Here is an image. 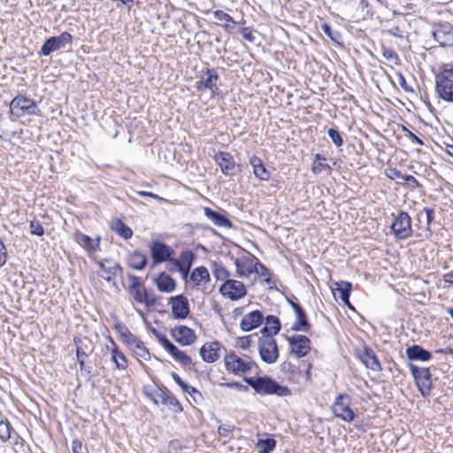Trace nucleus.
Returning a JSON list of instances; mask_svg holds the SVG:
<instances>
[{
    "mask_svg": "<svg viewBox=\"0 0 453 453\" xmlns=\"http://www.w3.org/2000/svg\"><path fill=\"white\" fill-rule=\"evenodd\" d=\"M243 380L258 394L276 395L278 396L290 395V390L287 387L280 385L267 376L257 378L244 377Z\"/></svg>",
    "mask_w": 453,
    "mask_h": 453,
    "instance_id": "nucleus-1",
    "label": "nucleus"
},
{
    "mask_svg": "<svg viewBox=\"0 0 453 453\" xmlns=\"http://www.w3.org/2000/svg\"><path fill=\"white\" fill-rule=\"evenodd\" d=\"M436 90L440 97L453 102V65H446L436 76Z\"/></svg>",
    "mask_w": 453,
    "mask_h": 453,
    "instance_id": "nucleus-2",
    "label": "nucleus"
},
{
    "mask_svg": "<svg viewBox=\"0 0 453 453\" xmlns=\"http://www.w3.org/2000/svg\"><path fill=\"white\" fill-rule=\"evenodd\" d=\"M391 232L397 240H404L412 235L411 219L405 211H400L390 226Z\"/></svg>",
    "mask_w": 453,
    "mask_h": 453,
    "instance_id": "nucleus-3",
    "label": "nucleus"
},
{
    "mask_svg": "<svg viewBox=\"0 0 453 453\" xmlns=\"http://www.w3.org/2000/svg\"><path fill=\"white\" fill-rule=\"evenodd\" d=\"M410 371L423 396H428L432 389V374L429 368L418 367L413 364H409Z\"/></svg>",
    "mask_w": 453,
    "mask_h": 453,
    "instance_id": "nucleus-4",
    "label": "nucleus"
},
{
    "mask_svg": "<svg viewBox=\"0 0 453 453\" xmlns=\"http://www.w3.org/2000/svg\"><path fill=\"white\" fill-rule=\"evenodd\" d=\"M258 352L263 362L274 364L279 357L276 341L270 335L262 336L258 341Z\"/></svg>",
    "mask_w": 453,
    "mask_h": 453,
    "instance_id": "nucleus-5",
    "label": "nucleus"
},
{
    "mask_svg": "<svg viewBox=\"0 0 453 453\" xmlns=\"http://www.w3.org/2000/svg\"><path fill=\"white\" fill-rule=\"evenodd\" d=\"M11 111L16 117L27 115H38V107L34 100L23 96L14 97L10 104Z\"/></svg>",
    "mask_w": 453,
    "mask_h": 453,
    "instance_id": "nucleus-6",
    "label": "nucleus"
},
{
    "mask_svg": "<svg viewBox=\"0 0 453 453\" xmlns=\"http://www.w3.org/2000/svg\"><path fill=\"white\" fill-rule=\"evenodd\" d=\"M219 291L224 297L231 301L240 300L247 295L245 285L242 281L233 279L224 282Z\"/></svg>",
    "mask_w": 453,
    "mask_h": 453,
    "instance_id": "nucleus-7",
    "label": "nucleus"
},
{
    "mask_svg": "<svg viewBox=\"0 0 453 453\" xmlns=\"http://www.w3.org/2000/svg\"><path fill=\"white\" fill-rule=\"evenodd\" d=\"M349 404L350 396L347 394H340L333 404L334 414L346 422H351L355 418V413L349 408Z\"/></svg>",
    "mask_w": 453,
    "mask_h": 453,
    "instance_id": "nucleus-8",
    "label": "nucleus"
},
{
    "mask_svg": "<svg viewBox=\"0 0 453 453\" xmlns=\"http://www.w3.org/2000/svg\"><path fill=\"white\" fill-rule=\"evenodd\" d=\"M133 283L129 286L128 291L132 297L140 303H145L147 307L154 306L156 297L152 294H149L142 286L136 276H132Z\"/></svg>",
    "mask_w": 453,
    "mask_h": 453,
    "instance_id": "nucleus-9",
    "label": "nucleus"
},
{
    "mask_svg": "<svg viewBox=\"0 0 453 453\" xmlns=\"http://www.w3.org/2000/svg\"><path fill=\"white\" fill-rule=\"evenodd\" d=\"M225 365L228 372L239 374L250 371L255 363L250 359H243L234 353H230L225 357Z\"/></svg>",
    "mask_w": 453,
    "mask_h": 453,
    "instance_id": "nucleus-10",
    "label": "nucleus"
},
{
    "mask_svg": "<svg viewBox=\"0 0 453 453\" xmlns=\"http://www.w3.org/2000/svg\"><path fill=\"white\" fill-rule=\"evenodd\" d=\"M72 42V35L64 32L58 36L50 37L45 41L42 44L39 55L40 56H49L50 53L64 48L66 44Z\"/></svg>",
    "mask_w": 453,
    "mask_h": 453,
    "instance_id": "nucleus-11",
    "label": "nucleus"
},
{
    "mask_svg": "<svg viewBox=\"0 0 453 453\" xmlns=\"http://www.w3.org/2000/svg\"><path fill=\"white\" fill-rule=\"evenodd\" d=\"M291 347V353L298 357H303L308 354L311 349V341L307 336L295 334L288 338Z\"/></svg>",
    "mask_w": 453,
    "mask_h": 453,
    "instance_id": "nucleus-12",
    "label": "nucleus"
},
{
    "mask_svg": "<svg viewBox=\"0 0 453 453\" xmlns=\"http://www.w3.org/2000/svg\"><path fill=\"white\" fill-rule=\"evenodd\" d=\"M219 75L214 69H207L204 75L196 84L197 90L202 91L210 89L213 95L219 94V88L217 85Z\"/></svg>",
    "mask_w": 453,
    "mask_h": 453,
    "instance_id": "nucleus-13",
    "label": "nucleus"
},
{
    "mask_svg": "<svg viewBox=\"0 0 453 453\" xmlns=\"http://www.w3.org/2000/svg\"><path fill=\"white\" fill-rule=\"evenodd\" d=\"M172 337L182 346H189L196 340L193 329L186 326H177L171 330Z\"/></svg>",
    "mask_w": 453,
    "mask_h": 453,
    "instance_id": "nucleus-14",
    "label": "nucleus"
},
{
    "mask_svg": "<svg viewBox=\"0 0 453 453\" xmlns=\"http://www.w3.org/2000/svg\"><path fill=\"white\" fill-rule=\"evenodd\" d=\"M171 308L173 316L175 319H186L189 312V304L188 298L183 295H178L176 296H173L170 299Z\"/></svg>",
    "mask_w": 453,
    "mask_h": 453,
    "instance_id": "nucleus-15",
    "label": "nucleus"
},
{
    "mask_svg": "<svg viewBox=\"0 0 453 453\" xmlns=\"http://www.w3.org/2000/svg\"><path fill=\"white\" fill-rule=\"evenodd\" d=\"M98 265L101 270L99 275L107 281H112L122 272L119 264L111 258L99 261Z\"/></svg>",
    "mask_w": 453,
    "mask_h": 453,
    "instance_id": "nucleus-16",
    "label": "nucleus"
},
{
    "mask_svg": "<svg viewBox=\"0 0 453 453\" xmlns=\"http://www.w3.org/2000/svg\"><path fill=\"white\" fill-rule=\"evenodd\" d=\"M214 158L224 174H234L237 165L230 153L219 151L216 153Z\"/></svg>",
    "mask_w": 453,
    "mask_h": 453,
    "instance_id": "nucleus-17",
    "label": "nucleus"
},
{
    "mask_svg": "<svg viewBox=\"0 0 453 453\" xmlns=\"http://www.w3.org/2000/svg\"><path fill=\"white\" fill-rule=\"evenodd\" d=\"M265 319L264 314L258 311H253L246 314L241 323L240 327L243 332H250L259 327Z\"/></svg>",
    "mask_w": 453,
    "mask_h": 453,
    "instance_id": "nucleus-18",
    "label": "nucleus"
},
{
    "mask_svg": "<svg viewBox=\"0 0 453 453\" xmlns=\"http://www.w3.org/2000/svg\"><path fill=\"white\" fill-rule=\"evenodd\" d=\"M151 257L156 264L170 260L173 250L166 244L155 241L150 245Z\"/></svg>",
    "mask_w": 453,
    "mask_h": 453,
    "instance_id": "nucleus-19",
    "label": "nucleus"
},
{
    "mask_svg": "<svg viewBox=\"0 0 453 453\" xmlns=\"http://www.w3.org/2000/svg\"><path fill=\"white\" fill-rule=\"evenodd\" d=\"M221 344L219 342H205L199 350L203 361L214 363L219 358V351Z\"/></svg>",
    "mask_w": 453,
    "mask_h": 453,
    "instance_id": "nucleus-20",
    "label": "nucleus"
},
{
    "mask_svg": "<svg viewBox=\"0 0 453 453\" xmlns=\"http://www.w3.org/2000/svg\"><path fill=\"white\" fill-rule=\"evenodd\" d=\"M152 400L156 404L162 403L172 407L174 412L182 411V406L176 397L161 389L154 393Z\"/></svg>",
    "mask_w": 453,
    "mask_h": 453,
    "instance_id": "nucleus-21",
    "label": "nucleus"
},
{
    "mask_svg": "<svg viewBox=\"0 0 453 453\" xmlns=\"http://www.w3.org/2000/svg\"><path fill=\"white\" fill-rule=\"evenodd\" d=\"M254 259L255 257H242L235 259L234 265L237 275L240 277H248L253 273L254 270H256Z\"/></svg>",
    "mask_w": 453,
    "mask_h": 453,
    "instance_id": "nucleus-22",
    "label": "nucleus"
},
{
    "mask_svg": "<svg viewBox=\"0 0 453 453\" xmlns=\"http://www.w3.org/2000/svg\"><path fill=\"white\" fill-rule=\"evenodd\" d=\"M157 289L161 292L170 293L175 289V280L167 273H162L154 279Z\"/></svg>",
    "mask_w": 453,
    "mask_h": 453,
    "instance_id": "nucleus-23",
    "label": "nucleus"
},
{
    "mask_svg": "<svg viewBox=\"0 0 453 453\" xmlns=\"http://www.w3.org/2000/svg\"><path fill=\"white\" fill-rule=\"evenodd\" d=\"M405 353L410 360L428 361L432 357L431 353L419 345L408 347Z\"/></svg>",
    "mask_w": 453,
    "mask_h": 453,
    "instance_id": "nucleus-24",
    "label": "nucleus"
},
{
    "mask_svg": "<svg viewBox=\"0 0 453 453\" xmlns=\"http://www.w3.org/2000/svg\"><path fill=\"white\" fill-rule=\"evenodd\" d=\"M250 164L253 168L254 175L257 179H259L260 180H268L270 179V173L265 167L262 160L259 157L252 156L250 158Z\"/></svg>",
    "mask_w": 453,
    "mask_h": 453,
    "instance_id": "nucleus-25",
    "label": "nucleus"
},
{
    "mask_svg": "<svg viewBox=\"0 0 453 453\" xmlns=\"http://www.w3.org/2000/svg\"><path fill=\"white\" fill-rule=\"evenodd\" d=\"M352 285L349 281H340L336 283V288L333 289L334 296L342 299V301L349 308H353L349 303V296Z\"/></svg>",
    "mask_w": 453,
    "mask_h": 453,
    "instance_id": "nucleus-26",
    "label": "nucleus"
},
{
    "mask_svg": "<svg viewBox=\"0 0 453 453\" xmlns=\"http://www.w3.org/2000/svg\"><path fill=\"white\" fill-rule=\"evenodd\" d=\"M265 326L261 330L263 336L270 335L273 337V335H275L280 332V321L277 317L269 315L265 319Z\"/></svg>",
    "mask_w": 453,
    "mask_h": 453,
    "instance_id": "nucleus-27",
    "label": "nucleus"
},
{
    "mask_svg": "<svg viewBox=\"0 0 453 453\" xmlns=\"http://www.w3.org/2000/svg\"><path fill=\"white\" fill-rule=\"evenodd\" d=\"M360 358L366 368L375 372L381 370L380 364L372 349H365Z\"/></svg>",
    "mask_w": 453,
    "mask_h": 453,
    "instance_id": "nucleus-28",
    "label": "nucleus"
},
{
    "mask_svg": "<svg viewBox=\"0 0 453 453\" xmlns=\"http://www.w3.org/2000/svg\"><path fill=\"white\" fill-rule=\"evenodd\" d=\"M296 322L293 324L291 329L294 331L308 332L310 324L306 319L305 311L302 307L296 309Z\"/></svg>",
    "mask_w": 453,
    "mask_h": 453,
    "instance_id": "nucleus-29",
    "label": "nucleus"
},
{
    "mask_svg": "<svg viewBox=\"0 0 453 453\" xmlns=\"http://www.w3.org/2000/svg\"><path fill=\"white\" fill-rule=\"evenodd\" d=\"M190 280L195 283V287L199 288L202 282L207 283L211 280V276L205 266H198L192 272Z\"/></svg>",
    "mask_w": 453,
    "mask_h": 453,
    "instance_id": "nucleus-30",
    "label": "nucleus"
},
{
    "mask_svg": "<svg viewBox=\"0 0 453 453\" xmlns=\"http://www.w3.org/2000/svg\"><path fill=\"white\" fill-rule=\"evenodd\" d=\"M74 239L81 247L87 250L96 251L99 248V238L93 240L88 235L77 232L74 234Z\"/></svg>",
    "mask_w": 453,
    "mask_h": 453,
    "instance_id": "nucleus-31",
    "label": "nucleus"
},
{
    "mask_svg": "<svg viewBox=\"0 0 453 453\" xmlns=\"http://www.w3.org/2000/svg\"><path fill=\"white\" fill-rule=\"evenodd\" d=\"M204 215L218 226L231 227L232 226L231 221L226 216L211 208H204Z\"/></svg>",
    "mask_w": 453,
    "mask_h": 453,
    "instance_id": "nucleus-32",
    "label": "nucleus"
},
{
    "mask_svg": "<svg viewBox=\"0 0 453 453\" xmlns=\"http://www.w3.org/2000/svg\"><path fill=\"white\" fill-rule=\"evenodd\" d=\"M127 263L134 270H142L147 265V257L140 251H134L128 256Z\"/></svg>",
    "mask_w": 453,
    "mask_h": 453,
    "instance_id": "nucleus-33",
    "label": "nucleus"
},
{
    "mask_svg": "<svg viewBox=\"0 0 453 453\" xmlns=\"http://www.w3.org/2000/svg\"><path fill=\"white\" fill-rule=\"evenodd\" d=\"M111 230L125 240H128L133 236L132 229L124 224L120 219H114L112 220Z\"/></svg>",
    "mask_w": 453,
    "mask_h": 453,
    "instance_id": "nucleus-34",
    "label": "nucleus"
},
{
    "mask_svg": "<svg viewBox=\"0 0 453 453\" xmlns=\"http://www.w3.org/2000/svg\"><path fill=\"white\" fill-rule=\"evenodd\" d=\"M195 255L191 250L182 251L177 259L173 260V264L178 268H191Z\"/></svg>",
    "mask_w": 453,
    "mask_h": 453,
    "instance_id": "nucleus-35",
    "label": "nucleus"
},
{
    "mask_svg": "<svg viewBox=\"0 0 453 453\" xmlns=\"http://www.w3.org/2000/svg\"><path fill=\"white\" fill-rule=\"evenodd\" d=\"M314 161L311 165V172L315 174H320L324 172L329 173L331 172V166L326 163V159L320 154H316Z\"/></svg>",
    "mask_w": 453,
    "mask_h": 453,
    "instance_id": "nucleus-36",
    "label": "nucleus"
},
{
    "mask_svg": "<svg viewBox=\"0 0 453 453\" xmlns=\"http://www.w3.org/2000/svg\"><path fill=\"white\" fill-rule=\"evenodd\" d=\"M169 354L179 363L184 366L192 365V359L184 351L179 349L173 345L169 350Z\"/></svg>",
    "mask_w": 453,
    "mask_h": 453,
    "instance_id": "nucleus-37",
    "label": "nucleus"
},
{
    "mask_svg": "<svg viewBox=\"0 0 453 453\" xmlns=\"http://www.w3.org/2000/svg\"><path fill=\"white\" fill-rule=\"evenodd\" d=\"M212 274L217 280L226 282L230 280V272L219 263H214L212 265Z\"/></svg>",
    "mask_w": 453,
    "mask_h": 453,
    "instance_id": "nucleus-38",
    "label": "nucleus"
},
{
    "mask_svg": "<svg viewBox=\"0 0 453 453\" xmlns=\"http://www.w3.org/2000/svg\"><path fill=\"white\" fill-rule=\"evenodd\" d=\"M111 360L115 363L118 369H126L127 366V360L123 353L113 349L111 352Z\"/></svg>",
    "mask_w": 453,
    "mask_h": 453,
    "instance_id": "nucleus-39",
    "label": "nucleus"
},
{
    "mask_svg": "<svg viewBox=\"0 0 453 453\" xmlns=\"http://www.w3.org/2000/svg\"><path fill=\"white\" fill-rule=\"evenodd\" d=\"M130 347L133 348L134 352L142 359L148 360L150 358V352L145 348L142 341H137L134 344H133V346Z\"/></svg>",
    "mask_w": 453,
    "mask_h": 453,
    "instance_id": "nucleus-40",
    "label": "nucleus"
},
{
    "mask_svg": "<svg viewBox=\"0 0 453 453\" xmlns=\"http://www.w3.org/2000/svg\"><path fill=\"white\" fill-rule=\"evenodd\" d=\"M276 446L274 439L259 440L257 447L259 448V453H270Z\"/></svg>",
    "mask_w": 453,
    "mask_h": 453,
    "instance_id": "nucleus-41",
    "label": "nucleus"
},
{
    "mask_svg": "<svg viewBox=\"0 0 453 453\" xmlns=\"http://www.w3.org/2000/svg\"><path fill=\"white\" fill-rule=\"evenodd\" d=\"M118 328L119 330V333L121 334L122 339L129 346H133V344L139 341V339H137L134 334H132L127 327L123 326H119Z\"/></svg>",
    "mask_w": 453,
    "mask_h": 453,
    "instance_id": "nucleus-42",
    "label": "nucleus"
},
{
    "mask_svg": "<svg viewBox=\"0 0 453 453\" xmlns=\"http://www.w3.org/2000/svg\"><path fill=\"white\" fill-rule=\"evenodd\" d=\"M11 429L12 426L8 420H1L0 421V440L2 441H6L11 437Z\"/></svg>",
    "mask_w": 453,
    "mask_h": 453,
    "instance_id": "nucleus-43",
    "label": "nucleus"
},
{
    "mask_svg": "<svg viewBox=\"0 0 453 453\" xmlns=\"http://www.w3.org/2000/svg\"><path fill=\"white\" fill-rule=\"evenodd\" d=\"M254 273H257L265 278V280L269 284L271 282V272L270 270L260 262L257 261L255 263Z\"/></svg>",
    "mask_w": 453,
    "mask_h": 453,
    "instance_id": "nucleus-44",
    "label": "nucleus"
},
{
    "mask_svg": "<svg viewBox=\"0 0 453 453\" xmlns=\"http://www.w3.org/2000/svg\"><path fill=\"white\" fill-rule=\"evenodd\" d=\"M328 136L331 138L332 142L337 146L341 147L343 144V139L339 134L337 130L334 128H329L327 131Z\"/></svg>",
    "mask_w": 453,
    "mask_h": 453,
    "instance_id": "nucleus-45",
    "label": "nucleus"
},
{
    "mask_svg": "<svg viewBox=\"0 0 453 453\" xmlns=\"http://www.w3.org/2000/svg\"><path fill=\"white\" fill-rule=\"evenodd\" d=\"M30 233L34 235L42 236L44 234V229L41 223L36 220H32L29 224Z\"/></svg>",
    "mask_w": 453,
    "mask_h": 453,
    "instance_id": "nucleus-46",
    "label": "nucleus"
},
{
    "mask_svg": "<svg viewBox=\"0 0 453 453\" xmlns=\"http://www.w3.org/2000/svg\"><path fill=\"white\" fill-rule=\"evenodd\" d=\"M155 336L158 340V342L161 343V345L164 347L165 350H169L174 344L172 343L165 335L157 333L156 330L153 331Z\"/></svg>",
    "mask_w": 453,
    "mask_h": 453,
    "instance_id": "nucleus-47",
    "label": "nucleus"
},
{
    "mask_svg": "<svg viewBox=\"0 0 453 453\" xmlns=\"http://www.w3.org/2000/svg\"><path fill=\"white\" fill-rule=\"evenodd\" d=\"M214 17H215V19H217L219 21L231 22L233 24H237L229 14H227L226 12H225L223 11H220V10H218L214 12Z\"/></svg>",
    "mask_w": 453,
    "mask_h": 453,
    "instance_id": "nucleus-48",
    "label": "nucleus"
},
{
    "mask_svg": "<svg viewBox=\"0 0 453 453\" xmlns=\"http://www.w3.org/2000/svg\"><path fill=\"white\" fill-rule=\"evenodd\" d=\"M280 368L283 372L288 373L290 376H295L296 372V367L288 361L283 362Z\"/></svg>",
    "mask_w": 453,
    "mask_h": 453,
    "instance_id": "nucleus-49",
    "label": "nucleus"
},
{
    "mask_svg": "<svg viewBox=\"0 0 453 453\" xmlns=\"http://www.w3.org/2000/svg\"><path fill=\"white\" fill-rule=\"evenodd\" d=\"M220 386L233 388L237 391H247L248 390V387L245 385H242L240 382H226V383H221Z\"/></svg>",
    "mask_w": 453,
    "mask_h": 453,
    "instance_id": "nucleus-50",
    "label": "nucleus"
},
{
    "mask_svg": "<svg viewBox=\"0 0 453 453\" xmlns=\"http://www.w3.org/2000/svg\"><path fill=\"white\" fill-rule=\"evenodd\" d=\"M234 428V427L230 425H221L218 428V434L221 437H228Z\"/></svg>",
    "mask_w": 453,
    "mask_h": 453,
    "instance_id": "nucleus-51",
    "label": "nucleus"
},
{
    "mask_svg": "<svg viewBox=\"0 0 453 453\" xmlns=\"http://www.w3.org/2000/svg\"><path fill=\"white\" fill-rule=\"evenodd\" d=\"M240 33L243 39L248 42H253L255 41V36L252 34V31L249 27H242L240 29Z\"/></svg>",
    "mask_w": 453,
    "mask_h": 453,
    "instance_id": "nucleus-52",
    "label": "nucleus"
},
{
    "mask_svg": "<svg viewBox=\"0 0 453 453\" xmlns=\"http://www.w3.org/2000/svg\"><path fill=\"white\" fill-rule=\"evenodd\" d=\"M322 30L326 35L330 37L331 40L335 41V42L337 41V36L339 35V34L334 33L328 24H323Z\"/></svg>",
    "mask_w": 453,
    "mask_h": 453,
    "instance_id": "nucleus-53",
    "label": "nucleus"
},
{
    "mask_svg": "<svg viewBox=\"0 0 453 453\" xmlns=\"http://www.w3.org/2000/svg\"><path fill=\"white\" fill-rule=\"evenodd\" d=\"M383 57L386 59L393 61L395 63H396V61L398 60L397 54L393 50H390V49L383 50Z\"/></svg>",
    "mask_w": 453,
    "mask_h": 453,
    "instance_id": "nucleus-54",
    "label": "nucleus"
},
{
    "mask_svg": "<svg viewBox=\"0 0 453 453\" xmlns=\"http://www.w3.org/2000/svg\"><path fill=\"white\" fill-rule=\"evenodd\" d=\"M172 378L181 388L183 391L189 388V385L185 383L176 372L172 373Z\"/></svg>",
    "mask_w": 453,
    "mask_h": 453,
    "instance_id": "nucleus-55",
    "label": "nucleus"
},
{
    "mask_svg": "<svg viewBox=\"0 0 453 453\" xmlns=\"http://www.w3.org/2000/svg\"><path fill=\"white\" fill-rule=\"evenodd\" d=\"M423 211L425 212L426 214V225L427 226H430V224L433 222L434 220V209H431V208H428V207H426L424 208Z\"/></svg>",
    "mask_w": 453,
    "mask_h": 453,
    "instance_id": "nucleus-56",
    "label": "nucleus"
},
{
    "mask_svg": "<svg viewBox=\"0 0 453 453\" xmlns=\"http://www.w3.org/2000/svg\"><path fill=\"white\" fill-rule=\"evenodd\" d=\"M184 392L188 393L191 397H193L194 401H196V402L197 401V399H196L197 397H202L201 393L192 386H189V388L187 390H184Z\"/></svg>",
    "mask_w": 453,
    "mask_h": 453,
    "instance_id": "nucleus-57",
    "label": "nucleus"
},
{
    "mask_svg": "<svg viewBox=\"0 0 453 453\" xmlns=\"http://www.w3.org/2000/svg\"><path fill=\"white\" fill-rule=\"evenodd\" d=\"M403 180H405L406 183L411 185L412 188H417L418 186V181L412 175L403 176Z\"/></svg>",
    "mask_w": 453,
    "mask_h": 453,
    "instance_id": "nucleus-58",
    "label": "nucleus"
},
{
    "mask_svg": "<svg viewBox=\"0 0 453 453\" xmlns=\"http://www.w3.org/2000/svg\"><path fill=\"white\" fill-rule=\"evenodd\" d=\"M250 337H251L250 335H248V336H244V337L240 338V340H239L240 346L242 349L248 348L250 346V342H251Z\"/></svg>",
    "mask_w": 453,
    "mask_h": 453,
    "instance_id": "nucleus-59",
    "label": "nucleus"
},
{
    "mask_svg": "<svg viewBox=\"0 0 453 453\" xmlns=\"http://www.w3.org/2000/svg\"><path fill=\"white\" fill-rule=\"evenodd\" d=\"M76 356L77 360H85L88 357V355L82 350L81 347H77L76 349Z\"/></svg>",
    "mask_w": 453,
    "mask_h": 453,
    "instance_id": "nucleus-60",
    "label": "nucleus"
},
{
    "mask_svg": "<svg viewBox=\"0 0 453 453\" xmlns=\"http://www.w3.org/2000/svg\"><path fill=\"white\" fill-rule=\"evenodd\" d=\"M409 134H410V137H411L412 142H414V143H416L418 145H423L424 144L423 141L419 137L415 135L413 133L409 132Z\"/></svg>",
    "mask_w": 453,
    "mask_h": 453,
    "instance_id": "nucleus-61",
    "label": "nucleus"
},
{
    "mask_svg": "<svg viewBox=\"0 0 453 453\" xmlns=\"http://www.w3.org/2000/svg\"><path fill=\"white\" fill-rule=\"evenodd\" d=\"M138 195L141 196H150V197H152L154 199H161L157 195L153 194L151 192H147V191H139Z\"/></svg>",
    "mask_w": 453,
    "mask_h": 453,
    "instance_id": "nucleus-62",
    "label": "nucleus"
},
{
    "mask_svg": "<svg viewBox=\"0 0 453 453\" xmlns=\"http://www.w3.org/2000/svg\"><path fill=\"white\" fill-rule=\"evenodd\" d=\"M81 443L80 441H74L73 442V453H81Z\"/></svg>",
    "mask_w": 453,
    "mask_h": 453,
    "instance_id": "nucleus-63",
    "label": "nucleus"
},
{
    "mask_svg": "<svg viewBox=\"0 0 453 453\" xmlns=\"http://www.w3.org/2000/svg\"><path fill=\"white\" fill-rule=\"evenodd\" d=\"M444 280L453 284V270L444 275Z\"/></svg>",
    "mask_w": 453,
    "mask_h": 453,
    "instance_id": "nucleus-64",
    "label": "nucleus"
}]
</instances>
